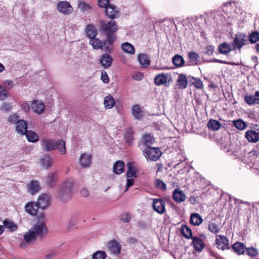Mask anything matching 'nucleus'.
<instances>
[{
  "mask_svg": "<svg viewBox=\"0 0 259 259\" xmlns=\"http://www.w3.org/2000/svg\"><path fill=\"white\" fill-rule=\"evenodd\" d=\"M48 232V228L44 222H39L32 227L28 232L23 235L24 240L27 243L34 241L37 237L42 238Z\"/></svg>",
  "mask_w": 259,
  "mask_h": 259,
  "instance_id": "nucleus-1",
  "label": "nucleus"
},
{
  "mask_svg": "<svg viewBox=\"0 0 259 259\" xmlns=\"http://www.w3.org/2000/svg\"><path fill=\"white\" fill-rule=\"evenodd\" d=\"M99 23L107 37V40H105V43L108 42L110 45H112L116 39L115 33L118 29L116 23L114 20L106 22L104 20H101Z\"/></svg>",
  "mask_w": 259,
  "mask_h": 259,
  "instance_id": "nucleus-2",
  "label": "nucleus"
},
{
  "mask_svg": "<svg viewBox=\"0 0 259 259\" xmlns=\"http://www.w3.org/2000/svg\"><path fill=\"white\" fill-rule=\"evenodd\" d=\"M40 145L43 150L50 151L54 149H57L61 154L66 153L65 142L62 140L55 142L52 139H44L41 141Z\"/></svg>",
  "mask_w": 259,
  "mask_h": 259,
  "instance_id": "nucleus-3",
  "label": "nucleus"
},
{
  "mask_svg": "<svg viewBox=\"0 0 259 259\" xmlns=\"http://www.w3.org/2000/svg\"><path fill=\"white\" fill-rule=\"evenodd\" d=\"M143 155L147 160L157 161L161 155L160 149L158 148L147 147L143 150Z\"/></svg>",
  "mask_w": 259,
  "mask_h": 259,
  "instance_id": "nucleus-4",
  "label": "nucleus"
},
{
  "mask_svg": "<svg viewBox=\"0 0 259 259\" xmlns=\"http://www.w3.org/2000/svg\"><path fill=\"white\" fill-rule=\"evenodd\" d=\"M172 81L171 74L168 73H162L157 74L154 78V83L158 86L168 87Z\"/></svg>",
  "mask_w": 259,
  "mask_h": 259,
  "instance_id": "nucleus-5",
  "label": "nucleus"
},
{
  "mask_svg": "<svg viewBox=\"0 0 259 259\" xmlns=\"http://www.w3.org/2000/svg\"><path fill=\"white\" fill-rule=\"evenodd\" d=\"M57 10L64 15H68L73 12V8L70 3L66 1L58 2L56 6Z\"/></svg>",
  "mask_w": 259,
  "mask_h": 259,
  "instance_id": "nucleus-6",
  "label": "nucleus"
},
{
  "mask_svg": "<svg viewBox=\"0 0 259 259\" xmlns=\"http://www.w3.org/2000/svg\"><path fill=\"white\" fill-rule=\"evenodd\" d=\"M215 243L217 245V247L220 249L224 250L230 249L229 240L228 238L224 235H217Z\"/></svg>",
  "mask_w": 259,
  "mask_h": 259,
  "instance_id": "nucleus-7",
  "label": "nucleus"
},
{
  "mask_svg": "<svg viewBox=\"0 0 259 259\" xmlns=\"http://www.w3.org/2000/svg\"><path fill=\"white\" fill-rule=\"evenodd\" d=\"M165 202L161 199H152V208L154 211L159 214H163L165 212Z\"/></svg>",
  "mask_w": 259,
  "mask_h": 259,
  "instance_id": "nucleus-8",
  "label": "nucleus"
},
{
  "mask_svg": "<svg viewBox=\"0 0 259 259\" xmlns=\"http://www.w3.org/2000/svg\"><path fill=\"white\" fill-rule=\"evenodd\" d=\"M92 155L83 153L81 154L79 158V163L80 166L82 168H87L90 167L91 163Z\"/></svg>",
  "mask_w": 259,
  "mask_h": 259,
  "instance_id": "nucleus-9",
  "label": "nucleus"
},
{
  "mask_svg": "<svg viewBox=\"0 0 259 259\" xmlns=\"http://www.w3.org/2000/svg\"><path fill=\"white\" fill-rule=\"evenodd\" d=\"M50 196L47 194H42L37 199V203L39 207L42 209L47 208L50 205Z\"/></svg>",
  "mask_w": 259,
  "mask_h": 259,
  "instance_id": "nucleus-10",
  "label": "nucleus"
},
{
  "mask_svg": "<svg viewBox=\"0 0 259 259\" xmlns=\"http://www.w3.org/2000/svg\"><path fill=\"white\" fill-rule=\"evenodd\" d=\"M108 248L111 253L118 255L121 251V245L118 242L112 240L109 243Z\"/></svg>",
  "mask_w": 259,
  "mask_h": 259,
  "instance_id": "nucleus-11",
  "label": "nucleus"
},
{
  "mask_svg": "<svg viewBox=\"0 0 259 259\" xmlns=\"http://www.w3.org/2000/svg\"><path fill=\"white\" fill-rule=\"evenodd\" d=\"M172 198L177 203H181L186 200V196L183 191L176 189L172 193Z\"/></svg>",
  "mask_w": 259,
  "mask_h": 259,
  "instance_id": "nucleus-12",
  "label": "nucleus"
},
{
  "mask_svg": "<svg viewBox=\"0 0 259 259\" xmlns=\"http://www.w3.org/2000/svg\"><path fill=\"white\" fill-rule=\"evenodd\" d=\"M71 194V191L62 186L58 190V196L62 200L65 201L70 198Z\"/></svg>",
  "mask_w": 259,
  "mask_h": 259,
  "instance_id": "nucleus-13",
  "label": "nucleus"
},
{
  "mask_svg": "<svg viewBox=\"0 0 259 259\" xmlns=\"http://www.w3.org/2000/svg\"><path fill=\"white\" fill-rule=\"evenodd\" d=\"M113 60L112 57L108 54H105L101 56L99 59L100 64L104 68H109L112 63Z\"/></svg>",
  "mask_w": 259,
  "mask_h": 259,
  "instance_id": "nucleus-14",
  "label": "nucleus"
},
{
  "mask_svg": "<svg viewBox=\"0 0 259 259\" xmlns=\"http://www.w3.org/2000/svg\"><path fill=\"white\" fill-rule=\"evenodd\" d=\"M132 113L134 117L136 119H140L145 115L143 108L139 105H135L132 109Z\"/></svg>",
  "mask_w": 259,
  "mask_h": 259,
  "instance_id": "nucleus-15",
  "label": "nucleus"
},
{
  "mask_svg": "<svg viewBox=\"0 0 259 259\" xmlns=\"http://www.w3.org/2000/svg\"><path fill=\"white\" fill-rule=\"evenodd\" d=\"M231 46L233 47V50H239L240 51L241 48L243 46V35L241 33L236 34Z\"/></svg>",
  "mask_w": 259,
  "mask_h": 259,
  "instance_id": "nucleus-16",
  "label": "nucleus"
},
{
  "mask_svg": "<svg viewBox=\"0 0 259 259\" xmlns=\"http://www.w3.org/2000/svg\"><path fill=\"white\" fill-rule=\"evenodd\" d=\"M26 211L32 215H35L37 214L39 206L37 203L30 202L25 205Z\"/></svg>",
  "mask_w": 259,
  "mask_h": 259,
  "instance_id": "nucleus-17",
  "label": "nucleus"
},
{
  "mask_svg": "<svg viewBox=\"0 0 259 259\" xmlns=\"http://www.w3.org/2000/svg\"><path fill=\"white\" fill-rule=\"evenodd\" d=\"M31 108L34 112L40 114L44 111L45 105L40 101L34 100L31 104Z\"/></svg>",
  "mask_w": 259,
  "mask_h": 259,
  "instance_id": "nucleus-18",
  "label": "nucleus"
},
{
  "mask_svg": "<svg viewBox=\"0 0 259 259\" xmlns=\"http://www.w3.org/2000/svg\"><path fill=\"white\" fill-rule=\"evenodd\" d=\"M27 129V123L24 120L21 119L17 122L16 131L18 133L24 135L28 131Z\"/></svg>",
  "mask_w": 259,
  "mask_h": 259,
  "instance_id": "nucleus-19",
  "label": "nucleus"
},
{
  "mask_svg": "<svg viewBox=\"0 0 259 259\" xmlns=\"http://www.w3.org/2000/svg\"><path fill=\"white\" fill-rule=\"evenodd\" d=\"M192 244L195 249L197 251H201L204 248L205 244L203 241L199 238L195 237L192 238Z\"/></svg>",
  "mask_w": 259,
  "mask_h": 259,
  "instance_id": "nucleus-20",
  "label": "nucleus"
},
{
  "mask_svg": "<svg viewBox=\"0 0 259 259\" xmlns=\"http://www.w3.org/2000/svg\"><path fill=\"white\" fill-rule=\"evenodd\" d=\"M244 254L251 258H254L259 254V251L256 248L253 246L246 247L244 245Z\"/></svg>",
  "mask_w": 259,
  "mask_h": 259,
  "instance_id": "nucleus-21",
  "label": "nucleus"
},
{
  "mask_svg": "<svg viewBox=\"0 0 259 259\" xmlns=\"http://www.w3.org/2000/svg\"><path fill=\"white\" fill-rule=\"evenodd\" d=\"M188 84V80L186 76L183 74L179 75V77L177 81V85L180 89H185L187 88Z\"/></svg>",
  "mask_w": 259,
  "mask_h": 259,
  "instance_id": "nucleus-22",
  "label": "nucleus"
},
{
  "mask_svg": "<svg viewBox=\"0 0 259 259\" xmlns=\"http://www.w3.org/2000/svg\"><path fill=\"white\" fill-rule=\"evenodd\" d=\"M106 13L109 18L114 19L117 16L118 11L115 6L109 5L106 8Z\"/></svg>",
  "mask_w": 259,
  "mask_h": 259,
  "instance_id": "nucleus-23",
  "label": "nucleus"
},
{
  "mask_svg": "<svg viewBox=\"0 0 259 259\" xmlns=\"http://www.w3.org/2000/svg\"><path fill=\"white\" fill-rule=\"evenodd\" d=\"M245 138L250 142L256 143L259 141V135L254 131H248L245 133Z\"/></svg>",
  "mask_w": 259,
  "mask_h": 259,
  "instance_id": "nucleus-24",
  "label": "nucleus"
},
{
  "mask_svg": "<svg viewBox=\"0 0 259 259\" xmlns=\"http://www.w3.org/2000/svg\"><path fill=\"white\" fill-rule=\"evenodd\" d=\"M89 44L92 46L93 48L95 50L101 49L103 46H105L106 44V43H105V40L102 41L96 37L90 39Z\"/></svg>",
  "mask_w": 259,
  "mask_h": 259,
  "instance_id": "nucleus-25",
  "label": "nucleus"
},
{
  "mask_svg": "<svg viewBox=\"0 0 259 259\" xmlns=\"http://www.w3.org/2000/svg\"><path fill=\"white\" fill-rule=\"evenodd\" d=\"M232 49L231 45L227 42L220 44L218 47L219 53L224 55L228 54Z\"/></svg>",
  "mask_w": 259,
  "mask_h": 259,
  "instance_id": "nucleus-26",
  "label": "nucleus"
},
{
  "mask_svg": "<svg viewBox=\"0 0 259 259\" xmlns=\"http://www.w3.org/2000/svg\"><path fill=\"white\" fill-rule=\"evenodd\" d=\"M127 171L126 172V176L128 178L132 177H137V169L134 166L133 162H130L127 163Z\"/></svg>",
  "mask_w": 259,
  "mask_h": 259,
  "instance_id": "nucleus-27",
  "label": "nucleus"
},
{
  "mask_svg": "<svg viewBox=\"0 0 259 259\" xmlns=\"http://www.w3.org/2000/svg\"><path fill=\"white\" fill-rule=\"evenodd\" d=\"M202 217L197 213H193L191 214L190 222L192 225L198 226L202 222Z\"/></svg>",
  "mask_w": 259,
  "mask_h": 259,
  "instance_id": "nucleus-28",
  "label": "nucleus"
},
{
  "mask_svg": "<svg viewBox=\"0 0 259 259\" xmlns=\"http://www.w3.org/2000/svg\"><path fill=\"white\" fill-rule=\"evenodd\" d=\"M115 102L113 97L111 95H108L105 97L104 105L107 109H111L115 105Z\"/></svg>",
  "mask_w": 259,
  "mask_h": 259,
  "instance_id": "nucleus-29",
  "label": "nucleus"
},
{
  "mask_svg": "<svg viewBox=\"0 0 259 259\" xmlns=\"http://www.w3.org/2000/svg\"><path fill=\"white\" fill-rule=\"evenodd\" d=\"M40 186L38 182L36 181H32L28 185V192L32 195L38 192Z\"/></svg>",
  "mask_w": 259,
  "mask_h": 259,
  "instance_id": "nucleus-30",
  "label": "nucleus"
},
{
  "mask_svg": "<svg viewBox=\"0 0 259 259\" xmlns=\"http://www.w3.org/2000/svg\"><path fill=\"white\" fill-rule=\"evenodd\" d=\"M138 60L140 65L144 67H147L150 64V60L146 54H140L138 57Z\"/></svg>",
  "mask_w": 259,
  "mask_h": 259,
  "instance_id": "nucleus-31",
  "label": "nucleus"
},
{
  "mask_svg": "<svg viewBox=\"0 0 259 259\" xmlns=\"http://www.w3.org/2000/svg\"><path fill=\"white\" fill-rule=\"evenodd\" d=\"M3 226L11 232H13L17 229V226L13 221L10 220H5L3 221Z\"/></svg>",
  "mask_w": 259,
  "mask_h": 259,
  "instance_id": "nucleus-32",
  "label": "nucleus"
},
{
  "mask_svg": "<svg viewBox=\"0 0 259 259\" xmlns=\"http://www.w3.org/2000/svg\"><path fill=\"white\" fill-rule=\"evenodd\" d=\"M124 163L122 161H117L113 166L114 172L116 174H120L124 171Z\"/></svg>",
  "mask_w": 259,
  "mask_h": 259,
  "instance_id": "nucleus-33",
  "label": "nucleus"
},
{
  "mask_svg": "<svg viewBox=\"0 0 259 259\" xmlns=\"http://www.w3.org/2000/svg\"><path fill=\"white\" fill-rule=\"evenodd\" d=\"M42 166L45 168H48L52 165L53 159L50 156H45L40 159Z\"/></svg>",
  "mask_w": 259,
  "mask_h": 259,
  "instance_id": "nucleus-34",
  "label": "nucleus"
},
{
  "mask_svg": "<svg viewBox=\"0 0 259 259\" xmlns=\"http://www.w3.org/2000/svg\"><path fill=\"white\" fill-rule=\"evenodd\" d=\"M122 50L126 53L134 54L135 50L134 47L129 42H124L121 45Z\"/></svg>",
  "mask_w": 259,
  "mask_h": 259,
  "instance_id": "nucleus-35",
  "label": "nucleus"
},
{
  "mask_svg": "<svg viewBox=\"0 0 259 259\" xmlns=\"http://www.w3.org/2000/svg\"><path fill=\"white\" fill-rule=\"evenodd\" d=\"M91 7L90 5L84 2L78 1V9L81 12L84 13H88L91 10Z\"/></svg>",
  "mask_w": 259,
  "mask_h": 259,
  "instance_id": "nucleus-36",
  "label": "nucleus"
},
{
  "mask_svg": "<svg viewBox=\"0 0 259 259\" xmlns=\"http://www.w3.org/2000/svg\"><path fill=\"white\" fill-rule=\"evenodd\" d=\"M221 147L225 152H229L231 147V141L229 138L222 139L221 141Z\"/></svg>",
  "mask_w": 259,
  "mask_h": 259,
  "instance_id": "nucleus-37",
  "label": "nucleus"
},
{
  "mask_svg": "<svg viewBox=\"0 0 259 259\" xmlns=\"http://www.w3.org/2000/svg\"><path fill=\"white\" fill-rule=\"evenodd\" d=\"M28 140L31 142H36L39 139L38 135L35 132L31 131H28L25 134Z\"/></svg>",
  "mask_w": 259,
  "mask_h": 259,
  "instance_id": "nucleus-38",
  "label": "nucleus"
},
{
  "mask_svg": "<svg viewBox=\"0 0 259 259\" xmlns=\"http://www.w3.org/2000/svg\"><path fill=\"white\" fill-rule=\"evenodd\" d=\"M85 31L87 36L90 38V39L95 37L97 35L96 29L95 27L92 25H88L87 26Z\"/></svg>",
  "mask_w": 259,
  "mask_h": 259,
  "instance_id": "nucleus-39",
  "label": "nucleus"
},
{
  "mask_svg": "<svg viewBox=\"0 0 259 259\" xmlns=\"http://www.w3.org/2000/svg\"><path fill=\"white\" fill-rule=\"evenodd\" d=\"M207 126L209 129L216 131L220 128L221 124L218 121L213 119H210L207 122Z\"/></svg>",
  "mask_w": 259,
  "mask_h": 259,
  "instance_id": "nucleus-40",
  "label": "nucleus"
},
{
  "mask_svg": "<svg viewBox=\"0 0 259 259\" xmlns=\"http://www.w3.org/2000/svg\"><path fill=\"white\" fill-rule=\"evenodd\" d=\"M181 233L186 238L190 239L193 238L192 235L191 229L187 226L183 225L181 229Z\"/></svg>",
  "mask_w": 259,
  "mask_h": 259,
  "instance_id": "nucleus-41",
  "label": "nucleus"
},
{
  "mask_svg": "<svg viewBox=\"0 0 259 259\" xmlns=\"http://www.w3.org/2000/svg\"><path fill=\"white\" fill-rule=\"evenodd\" d=\"M189 81L198 89H202L203 88V82L199 78L191 77Z\"/></svg>",
  "mask_w": 259,
  "mask_h": 259,
  "instance_id": "nucleus-42",
  "label": "nucleus"
},
{
  "mask_svg": "<svg viewBox=\"0 0 259 259\" xmlns=\"http://www.w3.org/2000/svg\"><path fill=\"white\" fill-rule=\"evenodd\" d=\"M208 230L215 234H217L220 230V227L214 222H210L208 225Z\"/></svg>",
  "mask_w": 259,
  "mask_h": 259,
  "instance_id": "nucleus-43",
  "label": "nucleus"
},
{
  "mask_svg": "<svg viewBox=\"0 0 259 259\" xmlns=\"http://www.w3.org/2000/svg\"><path fill=\"white\" fill-rule=\"evenodd\" d=\"M189 58L191 65H195L198 64L199 56L197 53L194 52H190L189 53Z\"/></svg>",
  "mask_w": 259,
  "mask_h": 259,
  "instance_id": "nucleus-44",
  "label": "nucleus"
},
{
  "mask_svg": "<svg viewBox=\"0 0 259 259\" xmlns=\"http://www.w3.org/2000/svg\"><path fill=\"white\" fill-rule=\"evenodd\" d=\"M124 138L126 142H127L129 145L132 143V141L134 138L133 132L132 128H129L126 131L124 135Z\"/></svg>",
  "mask_w": 259,
  "mask_h": 259,
  "instance_id": "nucleus-45",
  "label": "nucleus"
},
{
  "mask_svg": "<svg viewBox=\"0 0 259 259\" xmlns=\"http://www.w3.org/2000/svg\"><path fill=\"white\" fill-rule=\"evenodd\" d=\"M57 173L52 172L48 174V177L47 178L46 182L49 185L52 186L54 184V183L57 180Z\"/></svg>",
  "mask_w": 259,
  "mask_h": 259,
  "instance_id": "nucleus-46",
  "label": "nucleus"
},
{
  "mask_svg": "<svg viewBox=\"0 0 259 259\" xmlns=\"http://www.w3.org/2000/svg\"><path fill=\"white\" fill-rule=\"evenodd\" d=\"M172 62L175 66L181 67L183 65L184 60L181 56L177 55L173 57Z\"/></svg>",
  "mask_w": 259,
  "mask_h": 259,
  "instance_id": "nucleus-47",
  "label": "nucleus"
},
{
  "mask_svg": "<svg viewBox=\"0 0 259 259\" xmlns=\"http://www.w3.org/2000/svg\"><path fill=\"white\" fill-rule=\"evenodd\" d=\"M249 41L251 44H255L259 40V32H252L248 36Z\"/></svg>",
  "mask_w": 259,
  "mask_h": 259,
  "instance_id": "nucleus-48",
  "label": "nucleus"
},
{
  "mask_svg": "<svg viewBox=\"0 0 259 259\" xmlns=\"http://www.w3.org/2000/svg\"><path fill=\"white\" fill-rule=\"evenodd\" d=\"M107 257L105 251L98 250L92 254V259H105Z\"/></svg>",
  "mask_w": 259,
  "mask_h": 259,
  "instance_id": "nucleus-49",
  "label": "nucleus"
},
{
  "mask_svg": "<svg viewBox=\"0 0 259 259\" xmlns=\"http://www.w3.org/2000/svg\"><path fill=\"white\" fill-rule=\"evenodd\" d=\"M142 141L144 144L147 147L151 145L154 141V138L150 135H146L143 137Z\"/></svg>",
  "mask_w": 259,
  "mask_h": 259,
  "instance_id": "nucleus-50",
  "label": "nucleus"
},
{
  "mask_svg": "<svg viewBox=\"0 0 259 259\" xmlns=\"http://www.w3.org/2000/svg\"><path fill=\"white\" fill-rule=\"evenodd\" d=\"M232 249L235 252L238 254H243V244L240 242H236L232 246Z\"/></svg>",
  "mask_w": 259,
  "mask_h": 259,
  "instance_id": "nucleus-51",
  "label": "nucleus"
},
{
  "mask_svg": "<svg viewBox=\"0 0 259 259\" xmlns=\"http://www.w3.org/2000/svg\"><path fill=\"white\" fill-rule=\"evenodd\" d=\"M74 183V181L73 179H68L64 183L62 186L65 188H68L69 190L72 191Z\"/></svg>",
  "mask_w": 259,
  "mask_h": 259,
  "instance_id": "nucleus-52",
  "label": "nucleus"
},
{
  "mask_svg": "<svg viewBox=\"0 0 259 259\" xmlns=\"http://www.w3.org/2000/svg\"><path fill=\"white\" fill-rule=\"evenodd\" d=\"M155 185L158 189L162 191H165L166 190V184L160 179H157L156 180Z\"/></svg>",
  "mask_w": 259,
  "mask_h": 259,
  "instance_id": "nucleus-53",
  "label": "nucleus"
},
{
  "mask_svg": "<svg viewBox=\"0 0 259 259\" xmlns=\"http://www.w3.org/2000/svg\"><path fill=\"white\" fill-rule=\"evenodd\" d=\"M14 85V82L12 80H7L3 83L2 87L7 91L11 89Z\"/></svg>",
  "mask_w": 259,
  "mask_h": 259,
  "instance_id": "nucleus-54",
  "label": "nucleus"
},
{
  "mask_svg": "<svg viewBox=\"0 0 259 259\" xmlns=\"http://www.w3.org/2000/svg\"><path fill=\"white\" fill-rule=\"evenodd\" d=\"M8 120L11 123H16L17 124V122L19 120V116L17 114L14 113L9 117Z\"/></svg>",
  "mask_w": 259,
  "mask_h": 259,
  "instance_id": "nucleus-55",
  "label": "nucleus"
},
{
  "mask_svg": "<svg viewBox=\"0 0 259 259\" xmlns=\"http://www.w3.org/2000/svg\"><path fill=\"white\" fill-rule=\"evenodd\" d=\"M8 97L7 91L2 87L0 86V100H4Z\"/></svg>",
  "mask_w": 259,
  "mask_h": 259,
  "instance_id": "nucleus-56",
  "label": "nucleus"
},
{
  "mask_svg": "<svg viewBox=\"0 0 259 259\" xmlns=\"http://www.w3.org/2000/svg\"><path fill=\"white\" fill-rule=\"evenodd\" d=\"M233 123L237 128L243 130V121L241 119L233 121Z\"/></svg>",
  "mask_w": 259,
  "mask_h": 259,
  "instance_id": "nucleus-57",
  "label": "nucleus"
},
{
  "mask_svg": "<svg viewBox=\"0 0 259 259\" xmlns=\"http://www.w3.org/2000/svg\"><path fill=\"white\" fill-rule=\"evenodd\" d=\"M245 101L247 104L249 105H252L254 103H256V99H255V96H246L245 98Z\"/></svg>",
  "mask_w": 259,
  "mask_h": 259,
  "instance_id": "nucleus-58",
  "label": "nucleus"
},
{
  "mask_svg": "<svg viewBox=\"0 0 259 259\" xmlns=\"http://www.w3.org/2000/svg\"><path fill=\"white\" fill-rule=\"evenodd\" d=\"M246 204L247 206V208H245L246 209H247V212H246L247 213V218L248 219H249V218H250L251 217V215H252V214L253 213V206H250L246 202H244V204Z\"/></svg>",
  "mask_w": 259,
  "mask_h": 259,
  "instance_id": "nucleus-59",
  "label": "nucleus"
},
{
  "mask_svg": "<svg viewBox=\"0 0 259 259\" xmlns=\"http://www.w3.org/2000/svg\"><path fill=\"white\" fill-rule=\"evenodd\" d=\"M12 108V106L11 104L8 103H4L2 104L1 109L6 112H8L10 111Z\"/></svg>",
  "mask_w": 259,
  "mask_h": 259,
  "instance_id": "nucleus-60",
  "label": "nucleus"
},
{
  "mask_svg": "<svg viewBox=\"0 0 259 259\" xmlns=\"http://www.w3.org/2000/svg\"><path fill=\"white\" fill-rule=\"evenodd\" d=\"M101 79L103 82L105 83H108L109 81V77L106 71H102L101 72Z\"/></svg>",
  "mask_w": 259,
  "mask_h": 259,
  "instance_id": "nucleus-61",
  "label": "nucleus"
},
{
  "mask_svg": "<svg viewBox=\"0 0 259 259\" xmlns=\"http://www.w3.org/2000/svg\"><path fill=\"white\" fill-rule=\"evenodd\" d=\"M76 224V220L74 218H71L68 222L67 225V229L71 230L72 228L75 227Z\"/></svg>",
  "mask_w": 259,
  "mask_h": 259,
  "instance_id": "nucleus-62",
  "label": "nucleus"
},
{
  "mask_svg": "<svg viewBox=\"0 0 259 259\" xmlns=\"http://www.w3.org/2000/svg\"><path fill=\"white\" fill-rule=\"evenodd\" d=\"M121 220L123 222L128 223L131 220V215L128 213H124L121 215Z\"/></svg>",
  "mask_w": 259,
  "mask_h": 259,
  "instance_id": "nucleus-63",
  "label": "nucleus"
},
{
  "mask_svg": "<svg viewBox=\"0 0 259 259\" xmlns=\"http://www.w3.org/2000/svg\"><path fill=\"white\" fill-rule=\"evenodd\" d=\"M144 75L141 72H136L133 75V78L136 80H141L143 79Z\"/></svg>",
  "mask_w": 259,
  "mask_h": 259,
  "instance_id": "nucleus-64",
  "label": "nucleus"
}]
</instances>
